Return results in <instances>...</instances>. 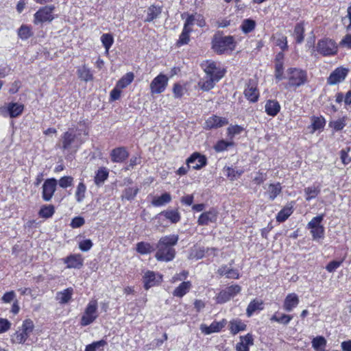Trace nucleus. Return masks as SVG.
Segmentation results:
<instances>
[{
    "label": "nucleus",
    "mask_w": 351,
    "mask_h": 351,
    "mask_svg": "<svg viewBox=\"0 0 351 351\" xmlns=\"http://www.w3.org/2000/svg\"><path fill=\"white\" fill-rule=\"evenodd\" d=\"M85 140L82 137V133L80 130L69 128L64 132L60 136L56 146L58 147L63 153L67 154H75Z\"/></svg>",
    "instance_id": "f257e3e1"
},
{
    "label": "nucleus",
    "mask_w": 351,
    "mask_h": 351,
    "mask_svg": "<svg viewBox=\"0 0 351 351\" xmlns=\"http://www.w3.org/2000/svg\"><path fill=\"white\" fill-rule=\"evenodd\" d=\"M178 239L177 234H170L160 239L156 247L157 251L155 258L157 261L169 262L175 258L176 250L173 246L177 244Z\"/></svg>",
    "instance_id": "f03ea898"
},
{
    "label": "nucleus",
    "mask_w": 351,
    "mask_h": 351,
    "mask_svg": "<svg viewBox=\"0 0 351 351\" xmlns=\"http://www.w3.org/2000/svg\"><path fill=\"white\" fill-rule=\"evenodd\" d=\"M235 48L233 36H215L213 40V49L217 53L221 54Z\"/></svg>",
    "instance_id": "7ed1b4c3"
},
{
    "label": "nucleus",
    "mask_w": 351,
    "mask_h": 351,
    "mask_svg": "<svg viewBox=\"0 0 351 351\" xmlns=\"http://www.w3.org/2000/svg\"><path fill=\"white\" fill-rule=\"evenodd\" d=\"M288 75V84L289 87L298 88L304 85L307 81V73L297 68H290L287 71Z\"/></svg>",
    "instance_id": "20e7f679"
},
{
    "label": "nucleus",
    "mask_w": 351,
    "mask_h": 351,
    "mask_svg": "<svg viewBox=\"0 0 351 351\" xmlns=\"http://www.w3.org/2000/svg\"><path fill=\"white\" fill-rule=\"evenodd\" d=\"M97 302L95 300H90L87 304L84 314L81 317L80 324L82 326L92 324L98 317Z\"/></svg>",
    "instance_id": "39448f33"
},
{
    "label": "nucleus",
    "mask_w": 351,
    "mask_h": 351,
    "mask_svg": "<svg viewBox=\"0 0 351 351\" xmlns=\"http://www.w3.org/2000/svg\"><path fill=\"white\" fill-rule=\"evenodd\" d=\"M324 215L322 214L313 217L307 224V228L311 230L313 239L316 240L324 237V227L322 225Z\"/></svg>",
    "instance_id": "423d86ee"
},
{
    "label": "nucleus",
    "mask_w": 351,
    "mask_h": 351,
    "mask_svg": "<svg viewBox=\"0 0 351 351\" xmlns=\"http://www.w3.org/2000/svg\"><path fill=\"white\" fill-rule=\"evenodd\" d=\"M316 49L323 56H330L337 53V45L333 40L324 38L318 40Z\"/></svg>",
    "instance_id": "0eeeda50"
},
{
    "label": "nucleus",
    "mask_w": 351,
    "mask_h": 351,
    "mask_svg": "<svg viewBox=\"0 0 351 351\" xmlns=\"http://www.w3.org/2000/svg\"><path fill=\"white\" fill-rule=\"evenodd\" d=\"M24 110V105L16 102H9L0 107V115L4 117L16 118Z\"/></svg>",
    "instance_id": "6e6552de"
},
{
    "label": "nucleus",
    "mask_w": 351,
    "mask_h": 351,
    "mask_svg": "<svg viewBox=\"0 0 351 351\" xmlns=\"http://www.w3.org/2000/svg\"><path fill=\"white\" fill-rule=\"evenodd\" d=\"M55 10V6L50 5H46L40 8L34 14V23L38 24L44 22H51L54 19L53 12Z\"/></svg>",
    "instance_id": "1a4fd4ad"
},
{
    "label": "nucleus",
    "mask_w": 351,
    "mask_h": 351,
    "mask_svg": "<svg viewBox=\"0 0 351 351\" xmlns=\"http://www.w3.org/2000/svg\"><path fill=\"white\" fill-rule=\"evenodd\" d=\"M241 290V288L239 285H231L218 293L216 297V301L219 304L225 303L240 293Z\"/></svg>",
    "instance_id": "9d476101"
},
{
    "label": "nucleus",
    "mask_w": 351,
    "mask_h": 351,
    "mask_svg": "<svg viewBox=\"0 0 351 351\" xmlns=\"http://www.w3.org/2000/svg\"><path fill=\"white\" fill-rule=\"evenodd\" d=\"M169 78L164 74H159L152 81L150 90L152 94H160L165 91L168 85Z\"/></svg>",
    "instance_id": "9b49d317"
},
{
    "label": "nucleus",
    "mask_w": 351,
    "mask_h": 351,
    "mask_svg": "<svg viewBox=\"0 0 351 351\" xmlns=\"http://www.w3.org/2000/svg\"><path fill=\"white\" fill-rule=\"evenodd\" d=\"M57 184L58 182L55 178L47 179L45 181L42 192V197L45 201L49 202L51 199L56 190Z\"/></svg>",
    "instance_id": "f8f14e48"
},
{
    "label": "nucleus",
    "mask_w": 351,
    "mask_h": 351,
    "mask_svg": "<svg viewBox=\"0 0 351 351\" xmlns=\"http://www.w3.org/2000/svg\"><path fill=\"white\" fill-rule=\"evenodd\" d=\"M348 73V69L343 67H337L329 75L327 83L329 85H335L343 82Z\"/></svg>",
    "instance_id": "ddd939ff"
},
{
    "label": "nucleus",
    "mask_w": 351,
    "mask_h": 351,
    "mask_svg": "<svg viewBox=\"0 0 351 351\" xmlns=\"http://www.w3.org/2000/svg\"><path fill=\"white\" fill-rule=\"evenodd\" d=\"M204 71L208 77H212L215 80H220L224 75V70L217 66V63L213 61H207L204 67Z\"/></svg>",
    "instance_id": "4468645a"
},
{
    "label": "nucleus",
    "mask_w": 351,
    "mask_h": 351,
    "mask_svg": "<svg viewBox=\"0 0 351 351\" xmlns=\"http://www.w3.org/2000/svg\"><path fill=\"white\" fill-rule=\"evenodd\" d=\"M228 124V120L226 118L212 115L205 121L203 128L205 130H211L221 128Z\"/></svg>",
    "instance_id": "2eb2a0df"
},
{
    "label": "nucleus",
    "mask_w": 351,
    "mask_h": 351,
    "mask_svg": "<svg viewBox=\"0 0 351 351\" xmlns=\"http://www.w3.org/2000/svg\"><path fill=\"white\" fill-rule=\"evenodd\" d=\"M186 165L189 168L200 169L206 165V158L199 153L195 152L187 158Z\"/></svg>",
    "instance_id": "dca6fc26"
},
{
    "label": "nucleus",
    "mask_w": 351,
    "mask_h": 351,
    "mask_svg": "<svg viewBox=\"0 0 351 351\" xmlns=\"http://www.w3.org/2000/svg\"><path fill=\"white\" fill-rule=\"evenodd\" d=\"M218 218V212L214 208H211L208 211L202 213L198 219L199 226H208L211 223H215Z\"/></svg>",
    "instance_id": "f3484780"
},
{
    "label": "nucleus",
    "mask_w": 351,
    "mask_h": 351,
    "mask_svg": "<svg viewBox=\"0 0 351 351\" xmlns=\"http://www.w3.org/2000/svg\"><path fill=\"white\" fill-rule=\"evenodd\" d=\"M244 95L250 102L255 103L258 101L259 92L253 80H250L246 84L244 90Z\"/></svg>",
    "instance_id": "a211bd4d"
},
{
    "label": "nucleus",
    "mask_w": 351,
    "mask_h": 351,
    "mask_svg": "<svg viewBox=\"0 0 351 351\" xmlns=\"http://www.w3.org/2000/svg\"><path fill=\"white\" fill-rule=\"evenodd\" d=\"M129 156V153L124 147L113 149L110 153L111 160L113 162H122Z\"/></svg>",
    "instance_id": "6ab92c4d"
},
{
    "label": "nucleus",
    "mask_w": 351,
    "mask_h": 351,
    "mask_svg": "<svg viewBox=\"0 0 351 351\" xmlns=\"http://www.w3.org/2000/svg\"><path fill=\"white\" fill-rule=\"evenodd\" d=\"M299 302L300 300L296 293H289L284 300L283 308L287 312H291L298 305Z\"/></svg>",
    "instance_id": "aec40b11"
},
{
    "label": "nucleus",
    "mask_w": 351,
    "mask_h": 351,
    "mask_svg": "<svg viewBox=\"0 0 351 351\" xmlns=\"http://www.w3.org/2000/svg\"><path fill=\"white\" fill-rule=\"evenodd\" d=\"M226 325V321L223 319L221 322H213L210 326L202 324L200 326L201 331L206 334L209 335L213 332H219Z\"/></svg>",
    "instance_id": "412c9836"
},
{
    "label": "nucleus",
    "mask_w": 351,
    "mask_h": 351,
    "mask_svg": "<svg viewBox=\"0 0 351 351\" xmlns=\"http://www.w3.org/2000/svg\"><path fill=\"white\" fill-rule=\"evenodd\" d=\"M254 344L253 336L247 333L245 336H240V341L236 346L237 351H249V346Z\"/></svg>",
    "instance_id": "4be33fe9"
},
{
    "label": "nucleus",
    "mask_w": 351,
    "mask_h": 351,
    "mask_svg": "<svg viewBox=\"0 0 351 351\" xmlns=\"http://www.w3.org/2000/svg\"><path fill=\"white\" fill-rule=\"evenodd\" d=\"M67 268L80 269L83 265V258L80 254H71L64 259Z\"/></svg>",
    "instance_id": "5701e85b"
},
{
    "label": "nucleus",
    "mask_w": 351,
    "mask_h": 351,
    "mask_svg": "<svg viewBox=\"0 0 351 351\" xmlns=\"http://www.w3.org/2000/svg\"><path fill=\"white\" fill-rule=\"evenodd\" d=\"M280 108L279 102L275 99L267 100L265 106V112L271 117L276 116L280 112Z\"/></svg>",
    "instance_id": "b1692460"
},
{
    "label": "nucleus",
    "mask_w": 351,
    "mask_h": 351,
    "mask_svg": "<svg viewBox=\"0 0 351 351\" xmlns=\"http://www.w3.org/2000/svg\"><path fill=\"white\" fill-rule=\"evenodd\" d=\"M189 24H191L189 21L184 23L182 32L176 43L177 46L180 47L186 45L189 42L190 33L192 32V28L189 27Z\"/></svg>",
    "instance_id": "393cba45"
},
{
    "label": "nucleus",
    "mask_w": 351,
    "mask_h": 351,
    "mask_svg": "<svg viewBox=\"0 0 351 351\" xmlns=\"http://www.w3.org/2000/svg\"><path fill=\"white\" fill-rule=\"evenodd\" d=\"M73 293V289L71 287H69L66 289H64L62 291H59L56 293V299L60 304H64L68 303Z\"/></svg>",
    "instance_id": "a878e982"
},
{
    "label": "nucleus",
    "mask_w": 351,
    "mask_h": 351,
    "mask_svg": "<svg viewBox=\"0 0 351 351\" xmlns=\"http://www.w3.org/2000/svg\"><path fill=\"white\" fill-rule=\"evenodd\" d=\"M217 274L220 276H226L228 278L238 279L239 274L237 269L228 267L227 265L221 266L218 270Z\"/></svg>",
    "instance_id": "bb28decb"
},
{
    "label": "nucleus",
    "mask_w": 351,
    "mask_h": 351,
    "mask_svg": "<svg viewBox=\"0 0 351 351\" xmlns=\"http://www.w3.org/2000/svg\"><path fill=\"white\" fill-rule=\"evenodd\" d=\"M191 287L192 285L190 281H184L174 289L173 295L176 297L182 298L190 291Z\"/></svg>",
    "instance_id": "cd10ccee"
},
{
    "label": "nucleus",
    "mask_w": 351,
    "mask_h": 351,
    "mask_svg": "<svg viewBox=\"0 0 351 351\" xmlns=\"http://www.w3.org/2000/svg\"><path fill=\"white\" fill-rule=\"evenodd\" d=\"M281 184L279 182H277L276 184H270L268 185L266 194L268 195L269 199L273 201L281 193Z\"/></svg>",
    "instance_id": "c85d7f7f"
},
{
    "label": "nucleus",
    "mask_w": 351,
    "mask_h": 351,
    "mask_svg": "<svg viewBox=\"0 0 351 351\" xmlns=\"http://www.w3.org/2000/svg\"><path fill=\"white\" fill-rule=\"evenodd\" d=\"M162 8L160 6H156L154 5H151L147 9V17L145 19V22H151L153 20L157 19L161 14Z\"/></svg>",
    "instance_id": "c756f323"
},
{
    "label": "nucleus",
    "mask_w": 351,
    "mask_h": 351,
    "mask_svg": "<svg viewBox=\"0 0 351 351\" xmlns=\"http://www.w3.org/2000/svg\"><path fill=\"white\" fill-rule=\"evenodd\" d=\"M77 73L79 78L83 81L88 82L93 80V75L91 73L90 70L86 65H83L78 68Z\"/></svg>",
    "instance_id": "7c9ffc66"
},
{
    "label": "nucleus",
    "mask_w": 351,
    "mask_h": 351,
    "mask_svg": "<svg viewBox=\"0 0 351 351\" xmlns=\"http://www.w3.org/2000/svg\"><path fill=\"white\" fill-rule=\"evenodd\" d=\"M159 215H163L173 223H178L181 218L180 214L177 210H167L161 212Z\"/></svg>",
    "instance_id": "2f4dec72"
},
{
    "label": "nucleus",
    "mask_w": 351,
    "mask_h": 351,
    "mask_svg": "<svg viewBox=\"0 0 351 351\" xmlns=\"http://www.w3.org/2000/svg\"><path fill=\"white\" fill-rule=\"evenodd\" d=\"M189 22V27H191L194 24H197L199 27H204L206 25L205 20L201 14H189L185 22Z\"/></svg>",
    "instance_id": "473e14b6"
},
{
    "label": "nucleus",
    "mask_w": 351,
    "mask_h": 351,
    "mask_svg": "<svg viewBox=\"0 0 351 351\" xmlns=\"http://www.w3.org/2000/svg\"><path fill=\"white\" fill-rule=\"evenodd\" d=\"M143 283L145 289L154 287L156 283V274L154 271H147L143 276Z\"/></svg>",
    "instance_id": "72a5a7b5"
},
{
    "label": "nucleus",
    "mask_w": 351,
    "mask_h": 351,
    "mask_svg": "<svg viewBox=\"0 0 351 351\" xmlns=\"http://www.w3.org/2000/svg\"><path fill=\"white\" fill-rule=\"evenodd\" d=\"M321 189L319 186L312 185L304 189L306 200L310 201L315 198L320 193Z\"/></svg>",
    "instance_id": "f704fd0d"
},
{
    "label": "nucleus",
    "mask_w": 351,
    "mask_h": 351,
    "mask_svg": "<svg viewBox=\"0 0 351 351\" xmlns=\"http://www.w3.org/2000/svg\"><path fill=\"white\" fill-rule=\"evenodd\" d=\"M263 303L261 300H254L250 302L246 309V314L247 317H251L257 310H262L263 308Z\"/></svg>",
    "instance_id": "c9c22d12"
},
{
    "label": "nucleus",
    "mask_w": 351,
    "mask_h": 351,
    "mask_svg": "<svg viewBox=\"0 0 351 351\" xmlns=\"http://www.w3.org/2000/svg\"><path fill=\"white\" fill-rule=\"evenodd\" d=\"M171 201V196L169 193H165L159 197H156L152 200V204L154 206H161Z\"/></svg>",
    "instance_id": "e433bc0d"
},
{
    "label": "nucleus",
    "mask_w": 351,
    "mask_h": 351,
    "mask_svg": "<svg viewBox=\"0 0 351 351\" xmlns=\"http://www.w3.org/2000/svg\"><path fill=\"white\" fill-rule=\"evenodd\" d=\"M246 328V325L241 320L236 319L230 322V330L232 335H236L240 331H243Z\"/></svg>",
    "instance_id": "4c0bfd02"
},
{
    "label": "nucleus",
    "mask_w": 351,
    "mask_h": 351,
    "mask_svg": "<svg viewBox=\"0 0 351 351\" xmlns=\"http://www.w3.org/2000/svg\"><path fill=\"white\" fill-rule=\"evenodd\" d=\"M134 78V75L133 73H127L117 82L116 85L118 86V88L121 89L125 88L132 82Z\"/></svg>",
    "instance_id": "58836bf2"
},
{
    "label": "nucleus",
    "mask_w": 351,
    "mask_h": 351,
    "mask_svg": "<svg viewBox=\"0 0 351 351\" xmlns=\"http://www.w3.org/2000/svg\"><path fill=\"white\" fill-rule=\"evenodd\" d=\"M155 248L149 243L138 242L136 244V251L141 254H147L154 252Z\"/></svg>",
    "instance_id": "ea45409f"
},
{
    "label": "nucleus",
    "mask_w": 351,
    "mask_h": 351,
    "mask_svg": "<svg viewBox=\"0 0 351 351\" xmlns=\"http://www.w3.org/2000/svg\"><path fill=\"white\" fill-rule=\"evenodd\" d=\"M293 36L297 43H302L304 38V28L302 23H297L294 28Z\"/></svg>",
    "instance_id": "a19ab883"
},
{
    "label": "nucleus",
    "mask_w": 351,
    "mask_h": 351,
    "mask_svg": "<svg viewBox=\"0 0 351 351\" xmlns=\"http://www.w3.org/2000/svg\"><path fill=\"white\" fill-rule=\"evenodd\" d=\"M86 191V186L84 183L82 181L77 186L76 191L75 193V197L77 202L80 203L83 202L85 198V193Z\"/></svg>",
    "instance_id": "79ce46f5"
},
{
    "label": "nucleus",
    "mask_w": 351,
    "mask_h": 351,
    "mask_svg": "<svg viewBox=\"0 0 351 351\" xmlns=\"http://www.w3.org/2000/svg\"><path fill=\"white\" fill-rule=\"evenodd\" d=\"M293 319V316L290 315H286L283 313H275L271 317V320L276 322L278 323L287 325L290 321Z\"/></svg>",
    "instance_id": "37998d69"
},
{
    "label": "nucleus",
    "mask_w": 351,
    "mask_h": 351,
    "mask_svg": "<svg viewBox=\"0 0 351 351\" xmlns=\"http://www.w3.org/2000/svg\"><path fill=\"white\" fill-rule=\"evenodd\" d=\"M293 213L292 206H285L278 212L276 215V221L284 222Z\"/></svg>",
    "instance_id": "c03bdc74"
},
{
    "label": "nucleus",
    "mask_w": 351,
    "mask_h": 351,
    "mask_svg": "<svg viewBox=\"0 0 351 351\" xmlns=\"http://www.w3.org/2000/svg\"><path fill=\"white\" fill-rule=\"evenodd\" d=\"M55 208L53 205H43L38 213V215L40 217L48 219L54 214Z\"/></svg>",
    "instance_id": "a18cd8bd"
},
{
    "label": "nucleus",
    "mask_w": 351,
    "mask_h": 351,
    "mask_svg": "<svg viewBox=\"0 0 351 351\" xmlns=\"http://www.w3.org/2000/svg\"><path fill=\"white\" fill-rule=\"evenodd\" d=\"M256 27L255 21L251 19H244L241 25V29L244 34L252 32Z\"/></svg>",
    "instance_id": "49530a36"
},
{
    "label": "nucleus",
    "mask_w": 351,
    "mask_h": 351,
    "mask_svg": "<svg viewBox=\"0 0 351 351\" xmlns=\"http://www.w3.org/2000/svg\"><path fill=\"white\" fill-rule=\"evenodd\" d=\"M108 177V171L102 167L98 169L95 176V183L97 185L101 184Z\"/></svg>",
    "instance_id": "de8ad7c7"
},
{
    "label": "nucleus",
    "mask_w": 351,
    "mask_h": 351,
    "mask_svg": "<svg viewBox=\"0 0 351 351\" xmlns=\"http://www.w3.org/2000/svg\"><path fill=\"white\" fill-rule=\"evenodd\" d=\"M325 123V119L322 117H313L311 119V132L313 133L316 130L323 128Z\"/></svg>",
    "instance_id": "09e8293b"
},
{
    "label": "nucleus",
    "mask_w": 351,
    "mask_h": 351,
    "mask_svg": "<svg viewBox=\"0 0 351 351\" xmlns=\"http://www.w3.org/2000/svg\"><path fill=\"white\" fill-rule=\"evenodd\" d=\"M326 345V340L322 336L315 337L312 341L313 348L317 351H323Z\"/></svg>",
    "instance_id": "8fccbe9b"
},
{
    "label": "nucleus",
    "mask_w": 351,
    "mask_h": 351,
    "mask_svg": "<svg viewBox=\"0 0 351 351\" xmlns=\"http://www.w3.org/2000/svg\"><path fill=\"white\" fill-rule=\"evenodd\" d=\"M219 80H215L212 77L207 76V80H206L202 82H199V85L201 86V88L203 90L208 91V90H210V89H212L214 87L215 83L217 82Z\"/></svg>",
    "instance_id": "3c124183"
},
{
    "label": "nucleus",
    "mask_w": 351,
    "mask_h": 351,
    "mask_svg": "<svg viewBox=\"0 0 351 351\" xmlns=\"http://www.w3.org/2000/svg\"><path fill=\"white\" fill-rule=\"evenodd\" d=\"M34 323L30 319H25L22 325L21 331L27 336L28 338L29 335L32 333L34 329Z\"/></svg>",
    "instance_id": "603ef678"
},
{
    "label": "nucleus",
    "mask_w": 351,
    "mask_h": 351,
    "mask_svg": "<svg viewBox=\"0 0 351 351\" xmlns=\"http://www.w3.org/2000/svg\"><path fill=\"white\" fill-rule=\"evenodd\" d=\"M101 40L106 52H108L114 42L113 37L109 34H104L101 36Z\"/></svg>",
    "instance_id": "864d4df0"
},
{
    "label": "nucleus",
    "mask_w": 351,
    "mask_h": 351,
    "mask_svg": "<svg viewBox=\"0 0 351 351\" xmlns=\"http://www.w3.org/2000/svg\"><path fill=\"white\" fill-rule=\"evenodd\" d=\"M284 66L283 62L277 59L275 65V77L278 80H282L284 78L283 76Z\"/></svg>",
    "instance_id": "5fc2aeb1"
},
{
    "label": "nucleus",
    "mask_w": 351,
    "mask_h": 351,
    "mask_svg": "<svg viewBox=\"0 0 351 351\" xmlns=\"http://www.w3.org/2000/svg\"><path fill=\"white\" fill-rule=\"evenodd\" d=\"M27 337L23 332V331L19 330L14 332L12 336V341L14 343H23L27 340Z\"/></svg>",
    "instance_id": "6e6d98bb"
},
{
    "label": "nucleus",
    "mask_w": 351,
    "mask_h": 351,
    "mask_svg": "<svg viewBox=\"0 0 351 351\" xmlns=\"http://www.w3.org/2000/svg\"><path fill=\"white\" fill-rule=\"evenodd\" d=\"M138 192V188H131V187L127 188L124 190L123 195H122V197L125 198L128 200H132L136 197Z\"/></svg>",
    "instance_id": "4d7b16f0"
},
{
    "label": "nucleus",
    "mask_w": 351,
    "mask_h": 351,
    "mask_svg": "<svg viewBox=\"0 0 351 351\" xmlns=\"http://www.w3.org/2000/svg\"><path fill=\"white\" fill-rule=\"evenodd\" d=\"M244 130V128L239 125H230L227 129L228 136L232 138L235 135L240 134Z\"/></svg>",
    "instance_id": "13d9d810"
},
{
    "label": "nucleus",
    "mask_w": 351,
    "mask_h": 351,
    "mask_svg": "<svg viewBox=\"0 0 351 351\" xmlns=\"http://www.w3.org/2000/svg\"><path fill=\"white\" fill-rule=\"evenodd\" d=\"M19 36L23 39L26 40L32 36V33L31 29L27 25H22L18 31Z\"/></svg>",
    "instance_id": "bf43d9fd"
},
{
    "label": "nucleus",
    "mask_w": 351,
    "mask_h": 351,
    "mask_svg": "<svg viewBox=\"0 0 351 351\" xmlns=\"http://www.w3.org/2000/svg\"><path fill=\"white\" fill-rule=\"evenodd\" d=\"M106 341L104 340H100L98 341L93 342L86 346L85 351H96L97 350L103 348L106 345Z\"/></svg>",
    "instance_id": "052dcab7"
},
{
    "label": "nucleus",
    "mask_w": 351,
    "mask_h": 351,
    "mask_svg": "<svg viewBox=\"0 0 351 351\" xmlns=\"http://www.w3.org/2000/svg\"><path fill=\"white\" fill-rule=\"evenodd\" d=\"M58 184L61 188L66 189L71 186L73 184V178L71 176H64L58 180Z\"/></svg>",
    "instance_id": "680f3d73"
},
{
    "label": "nucleus",
    "mask_w": 351,
    "mask_h": 351,
    "mask_svg": "<svg viewBox=\"0 0 351 351\" xmlns=\"http://www.w3.org/2000/svg\"><path fill=\"white\" fill-rule=\"evenodd\" d=\"M275 43L283 51L288 49L287 36L284 35H280L278 38H276Z\"/></svg>",
    "instance_id": "e2e57ef3"
},
{
    "label": "nucleus",
    "mask_w": 351,
    "mask_h": 351,
    "mask_svg": "<svg viewBox=\"0 0 351 351\" xmlns=\"http://www.w3.org/2000/svg\"><path fill=\"white\" fill-rule=\"evenodd\" d=\"M225 169L227 172V176L232 180L240 177L243 173V170H235L229 167H228Z\"/></svg>",
    "instance_id": "0e129e2a"
},
{
    "label": "nucleus",
    "mask_w": 351,
    "mask_h": 351,
    "mask_svg": "<svg viewBox=\"0 0 351 351\" xmlns=\"http://www.w3.org/2000/svg\"><path fill=\"white\" fill-rule=\"evenodd\" d=\"M330 126L335 131L341 130L346 125L345 118L339 119L330 123Z\"/></svg>",
    "instance_id": "69168bd1"
},
{
    "label": "nucleus",
    "mask_w": 351,
    "mask_h": 351,
    "mask_svg": "<svg viewBox=\"0 0 351 351\" xmlns=\"http://www.w3.org/2000/svg\"><path fill=\"white\" fill-rule=\"evenodd\" d=\"M233 145L231 142H227L223 140L219 141L215 146V149L217 152H223L226 150L228 147Z\"/></svg>",
    "instance_id": "338daca9"
},
{
    "label": "nucleus",
    "mask_w": 351,
    "mask_h": 351,
    "mask_svg": "<svg viewBox=\"0 0 351 351\" xmlns=\"http://www.w3.org/2000/svg\"><path fill=\"white\" fill-rule=\"evenodd\" d=\"M339 45L351 49V34H346L340 41Z\"/></svg>",
    "instance_id": "774afa93"
}]
</instances>
